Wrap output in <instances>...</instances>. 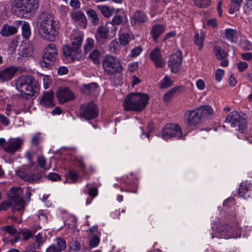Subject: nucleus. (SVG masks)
Masks as SVG:
<instances>
[{
  "mask_svg": "<svg viewBox=\"0 0 252 252\" xmlns=\"http://www.w3.org/2000/svg\"><path fill=\"white\" fill-rule=\"evenodd\" d=\"M83 37L81 35L74 37L71 41V45H66L63 47V56L68 62L79 61L81 58L80 48Z\"/></svg>",
  "mask_w": 252,
  "mask_h": 252,
  "instance_id": "obj_4",
  "label": "nucleus"
},
{
  "mask_svg": "<svg viewBox=\"0 0 252 252\" xmlns=\"http://www.w3.org/2000/svg\"><path fill=\"white\" fill-rule=\"evenodd\" d=\"M17 71V68L14 66H10L0 70V80L2 82L11 80Z\"/></svg>",
  "mask_w": 252,
  "mask_h": 252,
  "instance_id": "obj_17",
  "label": "nucleus"
},
{
  "mask_svg": "<svg viewBox=\"0 0 252 252\" xmlns=\"http://www.w3.org/2000/svg\"><path fill=\"white\" fill-rule=\"evenodd\" d=\"M54 93L53 92H48L43 94L40 100L41 105L45 107H52L55 104L53 101Z\"/></svg>",
  "mask_w": 252,
  "mask_h": 252,
  "instance_id": "obj_18",
  "label": "nucleus"
},
{
  "mask_svg": "<svg viewBox=\"0 0 252 252\" xmlns=\"http://www.w3.org/2000/svg\"><path fill=\"white\" fill-rule=\"evenodd\" d=\"M16 88L22 97L30 99L39 90L37 81L31 75H22L16 81Z\"/></svg>",
  "mask_w": 252,
  "mask_h": 252,
  "instance_id": "obj_2",
  "label": "nucleus"
},
{
  "mask_svg": "<svg viewBox=\"0 0 252 252\" xmlns=\"http://www.w3.org/2000/svg\"><path fill=\"white\" fill-rule=\"evenodd\" d=\"M172 84L173 81L167 76H165L160 82V87L162 89L168 88Z\"/></svg>",
  "mask_w": 252,
  "mask_h": 252,
  "instance_id": "obj_39",
  "label": "nucleus"
},
{
  "mask_svg": "<svg viewBox=\"0 0 252 252\" xmlns=\"http://www.w3.org/2000/svg\"><path fill=\"white\" fill-rule=\"evenodd\" d=\"M205 39V34L201 32L200 33L195 32L194 34L193 42L195 45L200 50L203 46V42Z\"/></svg>",
  "mask_w": 252,
  "mask_h": 252,
  "instance_id": "obj_27",
  "label": "nucleus"
},
{
  "mask_svg": "<svg viewBox=\"0 0 252 252\" xmlns=\"http://www.w3.org/2000/svg\"><path fill=\"white\" fill-rule=\"evenodd\" d=\"M151 58L158 67H162L164 62L159 55V49L158 47L155 48L151 53Z\"/></svg>",
  "mask_w": 252,
  "mask_h": 252,
  "instance_id": "obj_20",
  "label": "nucleus"
},
{
  "mask_svg": "<svg viewBox=\"0 0 252 252\" xmlns=\"http://www.w3.org/2000/svg\"><path fill=\"white\" fill-rule=\"evenodd\" d=\"M23 143V139L20 137L10 138L4 146L3 150L7 153L14 154L21 148Z\"/></svg>",
  "mask_w": 252,
  "mask_h": 252,
  "instance_id": "obj_13",
  "label": "nucleus"
},
{
  "mask_svg": "<svg viewBox=\"0 0 252 252\" xmlns=\"http://www.w3.org/2000/svg\"><path fill=\"white\" fill-rule=\"evenodd\" d=\"M99 238L95 235L90 240V245L92 248L95 247L99 244Z\"/></svg>",
  "mask_w": 252,
  "mask_h": 252,
  "instance_id": "obj_54",
  "label": "nucleus"
},
{
  "mask_svg": "<svg viewBox=\"0 0 252 252\" xmlns=\"http://www.w3.org/2000/svg\"><path fill=\"white\" fill-rule=\"evenodd\" d=\"M103 68L105 73L113 75L121 70V64L119 60L112 56H108L102 62Z\"/></svg>",
  "mask_w": 252,
  "mask_h": 252,
  "instance_id": "obj_11",
  "label": "nucleus"
},
{
  "mask_svg": "<svg viewBox=\"0 0 252 252\" xmlns=\"http://www.w3.org/2000/svg\"><path fill=\"white\" fill-rule=\"evenodd\" d=\"M12 202L11 203L9 201L5 200L2 202L0 205V211H6L11 207H12Z\"/></svg>",
  "mask_w": 252,
  "mask_h": 252,
  "instance_id": "obj_52",
  "label": "nucleus"
},
{
  "mask_svg": "<svg viewBox=\"0 0 252 252\" xmlns=\"http://www.w3.org/2000/svg\"><path fill=\"white\" fill-rule=\"evenodd\" d=\"M243 48L245 50H252V42L248 40H245L243 42Z\"/></svg>",
  "mask_w": 252,
  "mask_h": 252,
  "instance_id": "obj_56",
  "label": "nucleus"
},
{
  "mask_svg": "<svg viewBox=\"0 0 252 252\" xmlns=\"http://www.w3.org/2000/svg\"><path fill=\"white\" fill-rule=\"evenodd\" d=\"M130 36L128 33H122L119 36L120 43L122 45H126L128 44Z\"/></svg>",
  "mask_w": 252,
  "mask_h": 252,
  "instance_id": "obj_41",
  "label": "nucleus"
},
{
  "mask_svg": "<svg viewBox=\"0 0 252 252\" xmlns=\"http://www.w3.org/2000/svg\"><path fill=\"white\" fill-rule=\"evenodd\" d=\"M223 33L225 38L231 42H236L237 39V33L236 30L231 29H226L224 30Z\"/></svg>",
  "mask_w": 252,
  "mask_h": 252,
  "instance_id": "obj_23",
  "label": "nucleus"
},
{
  "mask_svg": "<svg viewBox=\"0 0 252 252\" xmlns=\"http://www.w3.org/2000/svg\"><path fill=\"white\" fill-rule=\"evenodd\" d=\"M123 22V17L120 15H116L112 19L111 23L113 25L114 29L116 30L114 25H120Z\"/></svg>",
  "mask_w": 252,
  "mask_h": 252,
  "instance_id": "obj_46",
  "label": "nucleus"
},
{
  "mask_svg": "<svg viewBox=\"0 0 252 252\" xmlns=\"http://www.w3.org/2000/svg\"><path fill=\"white\" fill-rule=\"evenodd\" d=\"M82 93L85 94L96 95L98 93V85L95 83L85 84L81 87Z\"/></svg>",
  "mask_w": 252,
  "mask_h": 252,
  "instance_id": "obj_19",
  "label": "nucleus"
},
{
  "mask_svg": "<svg viewBox=\"0 0 252 252\" xmlns=\"http://www.w3.org/2000/svg\"><path fill=\"white\" fill-rule=\"evenodd\" d=\"M100 52L97 49L93 50L89 53V58L91 59L95 64H97L99 63Z\"/></svg>",
  "mask_w": 252,
  "mask_h": 252,
  "instance_id": "obj_33",
  "label": "nucleus"
},
{
  "mask_svg": "<svg viewBox=\"0 0 252 252\" xmlns=\"http://www.w3.org/2000/svg\"><path fill=\"white\" fill-rule=\"evenodd\" d=\"M120 45L116 39L113 40L109 44V50L110 52L116 54L120 52Z\"/></svg>",
  "mask_w": 252,
  "mask_h": 252,
  "instance_id": "obj_34",
  "label": "nucleus"
},
{
  "mask_svg": "<svg viewBox=\"0 0 252 252\" xmlns=\"http://www.w3.org/2000/svg\"><path fill=\"white\" fill-rule=\"evenodd\" d=\"M102 14L105 17H109L112 15V10L110 8L105 5L98 7Z\"/></svg>",
  "mask_w": 252,
  "mask_h": 252,
  "instance_id": "obj_43",
  "label": "nucleus"
},
{
  "mask_svg": "<svg viewBox=\"0 0 252 252\" xmlns=\"http://www.w3.org/2000/svg\"><path fill=\"white\" fill-rule=\"evenodd\" d=\"M46 252H61L55 245H52L46 250Z\"/></svg>",
  "mask_w": 252,
  "mask_h": 252,
  "instance_id": "obj_64",
  "label": "nucleus"
},
{
  "mask_svg": "<svg viewBox=\"0 0 252 252\" xmlns=\"http://www.w3.org/2000/svg\"><path fill=\"white\" fill-rule=\"evenodd\" d=\"M23 189L21 187L11 188L9 195L10 200L13 203L12 212L16 211L23 212L25 205V201L22 197Z\"/></svg>",
  "mask_w": 252,
  "mask_h": 252,
  "instance_id": "obj_9",
  "label": "nucleus"
},
{
  "mask_svg": "<svg viewBox=\"0 0 252 252\" xmlns=\"http://www.w3.org/2000/svg\"><path fill=\"white\" fill-rule=\"evenodd\" d=\"M48 178L49 180L53 181H57L60 180V175L56 173H50L48 175Z\"/></svg>",
  "mask_w": 252,
  "mask_h": 252,
  "instance_id": "obj_59",
  "label": "nucleus"
},
{
  "mask_svg": "<svg viewBox=\"0 0 252 252\" xmlns=\"http://www.w3.org/2000/svg\"><path fill=\"white\" fill-rule=\"evenodd\" d=\"M37 162L38 163V166L43 168L44 169L48 170L49 168H50V166L47 167L45 165L46 159L45 158L42 156H39L37 157Z\"/></svg>",
  "mask_w": 252,
  "mask_h": 252,
  "instance_id": "obj_45",
  "label": "nucleus"
},
{
  "mask_svg": "<svg viewBox=\"0 0 252 252\" xmlns=\"http://www.w3.org/2000/svg\"><path fill=\"white\" fill-rule=\"evenodd\" d=\"M241 229L237 226L229 227L226 224H220L211 234V238L217 237L220 239L237 238L241 237Z\"/></svg>",
  "mask_w": 252,
  "mask_h": 252,
  "instance_id": "obj_5",
  "label": "nucleus"
},
{
  "mask_svg": "<svg viewBox=\"0 0 252 252\" xmlns=\"http://www.w3.org/2000/svg\"><path fill=\"white\" fill-rule=\"evenodd\" d=\"M87 13L88 17L91 19L92 24L94 26H96L99 24V18L94 10L90 9L87 11Z\"/></svg>",
  "mask_w": 252,
  "mask_h": 252,
  "instance_id": "obj_31",
  "label": "nucleus"
},
{
  "mask_svg": "<svg viewBox=\"0 0 252 252\" xmlns=\"http://www.w3.org/2000/svg\"><path fill=\"white\" fill-rule=\"evenodd\" d=\"M243 0H231L229 13L234 14L235 12L239 10Z\"/></svg>",
  "mask_w": 252,
  "mask_h": 252,
  "instance_id": "obj_30",
  "label": "nucleus"
},
{
  "mask_svg": "<svg viewBox=\"0 0 252 252\" xmlns=\"http://www.w3.org/2000/svg\"><path fill=\"white\" fill-rule=\"evenodd\" d=\"M80 248V244L77 241L71 242L69 245L70 250L74 252H78Z\"/></svg>",
  "mask_w": 252,
  "mask_h": 252,
  "instance_id": "obj_51",
  "label": "nucleus"
},
{
  "mask_svg": "<svg viewBox=\"0 0 252 252\" xmlns=\"http://www.w3.org/2000/svg\"><path fill=\"white\" fill-rule=\"evenodd\" d=\"M108 30L106 27L103 26H99L95 33V37L96 40L105 39L108 38Z\"/></svg>",
  "mask_w": 252,
  "mask_h": 252,
  "instance_id": "obj_21",
  "label": "nucleus"
},
{
  "mask_svg": "<svg viewBox=\"0 0 252 252\" xmlns=\"http://www.w3.org/2000/svg\"><path fill=\"white\" fill-rule=\"evenodd\" d=\"M40 141V134H34L32 138L31 143L34 145H37Z\"/></svg>",
  "mask_w": 252,
  "mask_h": 252,
  "instance_id": "obj_58",
  "label": "nucleus"
},
{
  "mask_svg": "<svg viewBox=\"0 0 252 252\" xmlns=\"http://www.w3.org/2000/svg\"><path fill=\"white\" fill-rule=\"evenodd\" d=\"M70 178L71 179L72 182H76L78 180L79 175L78 173L74 171H70L69 172Z\"/></svg>",
  "mask_w": 252,
  "mask_h": 252,
  "instance_id": "obj_60",
  "label": "nucleus"
},
{
  "mask_svg": "<svg viewBox=\"0 0 252 252\" xmlns=\"http://www.w3.org/2000/svg\"><path fill=\"white\" fill-rule=\"evenodd\" d=\"M239 195L244 198L249 196L248 186L246 183H243L241 184L239 189Z\"/></svg>",
  "mask_w": 252,
  "mask_h": 252,
  "instance_id": "obj_36",
  "label": "nucleus"
},
{
  "mask_svg": "<svg viewBox=\"0 0 252 252\" xmlns=\"http://www.w3.org/2000/svg\"><path fill=\"white\" fill-rule=\"evenodd\" d=\"M196 86L198 90H203L206 87V85L203 80L198 79L196 81Z\"/></svg>",
  "mask_w": 252,
  "mask_h": 252,
  "instance_id": "obj_57",
  "label": "nucleus"
},
{
  "mask_svg": "<svg viewBox=\"0 0 252 252\" xmlns=\"http://www.w3.org/2000/svg\"><path fill=\"white\" fill-rule=\"evenodd\" d=\"M17 32V29L15 26H10L8 25H4L0 31V34L3 36L8 37L14 34Z\"/></svg>",
  "mask_w": 252,
  "mask_h": 252,
  "instance_id": "obj_22",
  "label": "nucleus"
},
{
  "mask_svg": "<svg viewBox=\"0 0 252 252\" xmlns=\"http://www.w3.org/2000/svg\"><path fill=\"white\" fill-rule=\"evenodd\" d=\"M57 247L58 249L62 252L66 247V243L65 240L62 237H59L57 239Z\"/></svg>",
  "mask_w": 252,
  "mask_h": 252,
  "instance_id": "obj_42",
  "label": "nucleus"
},
{
  "mask_svg": "<svg viewBox=\"0 0 252 252\" xmlns=\"http://www.w3.org/2000/svg\"><path fill=\"white\" fill-rule=\"evenodd\" d=\"M1 230L11 235H14L17 233V230L12 225H6L1 227Z\"/></svg>",
  "mask_w": 252,
  "mask_h": 252,
  "instance_id": "obj_47",
  "label": "nucleus"
},
{
  "mask_svg": "<svg viewBox=\"0 0 252 252\" xmlns=\"http://www.w3.org/2000/svg\"><path fill=\"white\" fill-rule=\"evenodd\" d=\"M123 106L126 111H140L142 110V94L131 93L126 95Z\"/></svg>",
  "mask_w": 252,
  "mask_h": 252,
  "instance_id": "obj_7",
  "label": "nucleus"
},
{
  "mask_svg": "<svg viewBox=\"0 0 252 252\" xmlns=\"http://www.w3.org/2000/svg\"><path fill=\"white\" fill-rule=\"evenodd\" d=\"M182 54L180 51H177L175 54L171 55L168 61V66L171 71L177 73L180 68L182 63Z\"/></svg>",
  "mask_w": 252,
  "mask_h": 252,
  "instance_id": "obj_15",
  "label": "nucleus"
},
{
  "mask_svg": "<svg viewBox=\"0 0 252 252\" xmlns=\"http://www.w3.org/2000/svg\"><path fill=\"white\" fill-rule=\"evenodd\" d=\"M214 51L218 59L222 60L227 56V53L219 46H215Z\"/></svg>",
  "mask_w": 252,
  "mask_h": 252,
  "instance_id": "obj_37",
  "label": "nucleus"
},
{
  "mask_svg": "<svg viewBox=\"0 0 252 252\" xmlns=\"http://www.w3.org/2000/svg\"><path fill=\"white\" fill-rule=\"evenodd\" d=\"M210 0H194L195 4L201 7H206L210 4Z\"/></svg>",
  "mask_w": 252,
  "mask_h": 252,
  "instance_id": "obj_48",
  "label": "nucleus"
},
{
  "mask_svg": "<svg viewBox=\"0 0 252 252\" xmlns=\"http://www.w3.org/2000/svg\"><path fill=\"white\" fill-rule=\"evenodd\" d=\"M245 132L243 134H239L238 135V137L240 138H244L248 141L250 143L252 144V136H251L250 134L246 133Z\"/></svg>",
  "mask_w": 252,
  "mask_h": 252,
  "instance_id": "obj_62",
  "label": "nucleus"
},
{
  "mask_svg": "<svg viewBox=\"0 0 252 252\" xmlns=\"http://www.w3.org/2000/svg\"><path fill=\"white\" fill-rule=\"evenodd\" d=\"M17 45L16 41H12L11 42L8 47V51L9 52V54L13 55L15 53V50L16 49Z\"/></svg>",
  "mask_w": 252,
  "mask_h": 252,
  "instance_id": "obj_50",
  "label": "nucleus"
},
{
  "mask_svg": "<svg viewBox=\"0 0 252 252\" xmlns=\"http://www.w3.org/2000/svg\"><path fill=\"white\" fill-rule=\"evenodd\" d=\"M71 17L72 20L76 22L85 23L86 21V18L85 14L80 11H76L71 12Z\"/></svg>",
  "mask_w": 252,
  "mask_h": 252,
  "instance_id": "obj_29",
  "label": "nucleus"
},
{
  "mask_svg": "<svg viewBox=\"0 0 252 252\" xmlns=\"http://www.w3.org/2000/svg\"><path fill=\"white\" fill-rule=\"evenodd\" d=\"M142 49L140 47H136L133 49L131 51V56L135 57L138 56L141 52Z\"/></svg>",
  "mask_w": 252,
  "mask_h": 252,
  "instance_id": "obj_61",
  "label": "nucleus"
},
{
  "mask_svg": "<svg viewBox=\"0 0 252 252\" xmlns=\"http://www.w3.org/2000/svg\"><path fill=\"white\" fill-rule=\"evenodd\" d=\"M225 122L234 127L241 134L245 132L247 128L246 120L236 111H232L226 117Z\"/></svg>",
  "mask_w": 252,
  "mask_h": 252,
  "instance_id": "obj_8",
  "label": "nucleus"
},
{
  "mask_svg": "<svg viewBox=\"0 0 252 252\" xmlns=\"http://www.w3.org/2000/svg\"><path fill=\"white\" fill-rule=\"evenodd\" d=\"M39 35L44 39L53 42L59 38L60 22L49 13L43 12L38 18Z\"/></svg>",
  "mask_w": 252,
  "mask_h": 252,
  "instance_id": "obj_1",
  "label": "nucleus"
},
{
  "mask_svg": "<svg viewBox=\"0 0 252 252\" xmlns=\"http://www.w3.org/2000/svg\"><path fill=\"white\" fill-rule=\"evenodd\" d=\"M32 48L30 46H21L19 48L18 55L22 58L31 56L32 54Z\"/></svg>",
  "mask_w": 252,
  "mask_h": 252,
  "instance_id": "obj_25",
  "label": "nucleus"
},
{
  "mask_svg": "<svg viewBox=\"0 0 252 252\" xmlns=\"http://www.w3.org/2000/svg\"><path fill=\"white\" fill-rule=\"evenodd\" d=\"M180 91V88L179 87H176L170 90L164 95V100L168 102L174 96V95L178 92Z\"/></svg>",
  "mask_w": 252,
  "mask_h": 252,
  "instance_id": "obj_32",
  "label": "nucleus"
},
{
  "mask_svg": "<svg viewBox=\"0 0 252 252\" xmlns=\"http://www.w3.org/2000/svg\"><path fill=\"white\" fill-rule=\"evenodd\" d=\"M224 71L221 69H218L215 73V79L218 82H220L224 76Z\"/></svg>",
  "mask_w": 252,
  "mask_h": 252,
  "instance_id": "obj_53",
  "label": "nucleus"
},
{
  "mask_svg": "<svg viewBox=\"0 0 252 252\" xmlns=\"http://www.w3.org/2000/svg\"><path fill=\"white\" fill-rule=\"evenodd\" d=\"M198 112H199V116L201 119L203 118H207L213 113V110L211 107L208 105L204 106L196 109Z\"/></svg>",
  "mask_w": 252,
  "mask_h": 252,
  "instance_id": "obj_26",
  "label": "nucleus"
},
{
  "mask_svg": "<svg viewBox=\"0 0 252 252\" xmlns=\"http://www.w3.org/2000/svg\"><path fill=\"white\" fill-rule=\"evenodd\" d=\"M248 67V63L243 61H241L238 63H237V67L238 69V70L240 72H243L244 70H245Z\"/></svg>",
  "mask_w": 252,
  "mask_h": 252,
  "instance_id": "obj_55",
  "label": "nucleus"
},
{
  "mask_svg": "<svg viewBox=\"0 0 252 252\" xmlns=\"http://www.w3.org/2000/svg\"><path fill=\"white\" fill-rule=\"evenodd\" d=\"M196 109L188 111L184 116L185 124L190 127L195 126L201 122L199 112Z\"/></svg>",
  "mask_w": 252,
  "mask_h": 252,
  "instance_id": "obj_14",
  "label": "nucleus"
},
{
  "mask_svg": "<svg viewBox=\"0 0 252 252\" xmlns=\"http://www.w3.org/2000/svg\"><path fill=\"white\" fill-rule=\"evenodd\" d=\"M35 241L37 243V244H34L33 245V248L34 249H39L40 246L43 244L44 243V240L43 239V237H42V235L40 233H38L35 238Z\"/></svg>",
  "mask_w": 252,
  "mask_h": 252,
  "instance_id": "obj_44",
  "label": "nucleus"
},
{
  "mask_svg": "<svg viewBox=\"0 0 252 252\" xmlns=\"http://www.w3.org/2000/svg\"><path fill=\"white\" fill-rule=\"evenodd\" d=\"M94 47V40L91 38L86 39L84 45V52L86 54L90 52L91 49Z\"/></svg>",
  "mask_w": 252,
  "mask_h": 252,
  "instance_id": "obj_38",
  "label": "nucleus"
},
{
  "mask_svg": "<svg viewBox=\"0 0 252 252\" xmlns=\"http://www.w3.org/2000/svg\"><path fill=\"white\" fill-rule=\"evenodd\" d=\"M164 31V28L161 25L154 26L151 31V34L154 40L156 41Z\"/></svg>",
  "mask_w": 252,
  "mask_h": 252,
  "instance_id": "obj_28",
  "label": "nucleus"
},
{
  "mask_svg": "<svg viewBox=\"0 0 252 252\" xmlns=\"http://www.w3.org/2000/svg\"><path fill=\"white\" fill-rule=\"evenodd\" d=\"M56 95L60 103H65L74 98L73 93L67 87L59 90Z\"/></svg>",
  "mask_w": 252,
  "mask_h": 252,
  "instance_id": "obj_16",
  "label": "nucleus"
},
{
  "mask_svg": "<svg viewBox=\"0 0 252 252\" xmlns=\"http://www.w3.org/2000/svg\"><path fill=\"white\" fill-rule=\"evenodd\" d=\"M159 136L165 140L172 138L177 140H185L181 126L177 124L172 123L166 125L162 128Z\"/></svg>",
  "mask_w": 252,
  "mask_h": 252,
  "instance_id": "obj_6",
  "label": "nucleus"
},
{
  "mask_svg": "<svg viewBox=\"0 0 252 252\" xmlns=\"http://www.w3.org/2000/svg\"><path fill=\"white\" fill-rule=\"evenodd\" d=\"M22 35L24 38L28 39L30 37L31 32L29 24L24 22L22 26Z\"/></svg>",
  "mask_w": 252,
  "mask_h": 252,
  "instance_id": "obj_35",
  "label": "nucleus"
},
{
  "mask_svg": "<svg viewBox=\"0 0 252 252\" xmlns=\"http://www.w3.org/2000/svg\"><path fill=\"white\" fill-rule=\"evenodd\" d=\"M38 179V178L36 176H35L34 175H31L28 173H25L24 178V180L30 182H36Z\"/></svg>",
  "mask_w": 252,
  "mask_h": 252,
  "instance_id": "obj_49",
  "label": "nucleus"
},
{
  "mask_svg": "<svg viewBox=\"0 0 252 252\" xmlns=\"http://www.w3.org/2000/svg\"><path fill=\"white\" fill-rule=\"evenodd\" d=\"M142 22V12L140 10L136 11L130 18V23L132 26H140Z\"/></svg>",
  "mask_w": 252,
  "mask_h": 252,
  "instance_id": "obj_24",
  "label": "nucleus"
},
{
  "mask_svg": "<svg viewBox=\"0 0 252 252\" xmlns=\"http://www.w3.org/2000/svg\"><path fill=\"white\" fill-rule=\"evenodd\" d=\"M57 50L55 44H49L44 50L43 61L40 64L42 67L49 68L53 65L57 60Z\"/></svg>",
  "mask_w": 252,
  "mask_h": 252,
  "instance_id": "obj_10",
  "label": "nucleus"
},
{
  "mask_svg": "<svg viewBox=\"0 0 252 252\" xmlns=\"http://www.w3.org/2000/svg\"><path fill=\"white\" fill-rule=\"evenodd\" d=\"M241 56L242 58L246 61H250L252 59V54L250 52L242 53Z\"/></svg>",
  "mask_w": 252,
  "mask_h": 252,
  "instance_id": "obj_63",
  "label": "nucleus"
},
{
  "mask_svg": "<svg viewBox=\"0 0 252 252\" xmlns=\"http://www.w3.org/2000/svg\"><path fill=\"white\" fill-rule=\"evenodd\" d=\"M19 235H22L23 240L25 241L30 239L32 236V233L31 231L27 229H20L18 232Z\"/></svg>",
  "mask_w": 252,
  "mask_h": 252,
  "instance_id": "obj_40",
  "label": "nucleus"
},
{
  "mask_svg": "<svg viewBox=\"0 0 252 252\" xmlns=\"http://www.w3.org/2000/svg\"><path fill=\"white\" fill-rule=\"evenodd\" d=\"M15 11L19 16L30 18L37 11L39 6L38 0H15Z\"/></svg>",
  "mask_w": 252,
  "mask_h": 252,
  "instance_id": "obj_3",
  "label": "nucleus"
},
{
  "mask_svg": "<svg viewBox=\"0 0 252 252\" xmlns=\"http://www.w3.org/2000/svg\"><path fill=\"white\" fill-rule=\"evenodd\" d=\"M98 114L97 107L94 102L82 104L80 115L86 120L95 118Z\"/></svg>",
  "mask_w": 252,
  "mask_h": 252,
  "instance_id": "obj_12",
  "label": "nucleus"
}]
</instances>
